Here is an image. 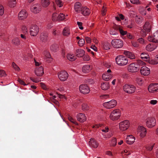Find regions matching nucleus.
Masks as SVG:
<instances>
[{"label": "nucleus", "mask_w": 158, "mask_h": 158, "mask_svg": "<svg viewBox=\"0 0 158 158\" xmlns=\"http://www.w3.org/2000/svg\"><path fill=\"white\" fill-rule=\"evenodd\" d=\"M116 63L119 66H124L128 63V60L126 57L120 55L117 56L115 58Z\"/></svg>", "instance_id": "1"}, {"label": "nucleus", "mask_w": 158, "mask_h": 158, "mask_svg": "<svg viewBox=\"0 0 158 158\" xmlns=\"http://www.w3.org/2000/svg\"><path fill=\"white\" fill-rule=\"evenodd\" d=\"M121 115L120 110L118 109L114 110L110 114L109 118L110 120L114 121L119 118Z\"/></svg>", "instance_id": "2"}, {"label": "nucleus", "mask_w": 158, "mask_h": 158, "mask_svg": "<svg viewBox=\"0 0 158 158\" xmlns=\"http://www.w3.org/2000/svg\"><path fill=\"white\" fill-rule=\"evenodd\" d=\"M111 44L112 46L116 48H121L123 46V41L119 39H114L112 40Z\"/></svg>", "instance_id": "3"}, {"label": "nucleus", "mask_w": 158, "mask_h": 158, "mask_svg": "<svg viewBox=\"0 0 158 158\" xmlns=\"http://www.w3.org/2000/svg\"><path fill=\"white\" fill-rule=\"evenodd\" d=\"M151 28V24L148 22H145L144 25L143 26V30H141L140 31V33L143 36H145L146 35V32H148L150 31Z\"/></svg>", "instance_id": "4"}, {"label": "nucleus", "mask_w": 158, "mask_h": 158, "mask_svg": "<svg viewBox=\"0 0 158 158\" xmlns=\"http://www.w3.org/2000/svg\"><path fill=\"white\" fill-rule=\"evenodd\" d=\"M120 130L124 131L127 130L129 127V123L128 120H125L121 122L119 124Z\"/></svg>", "instance_id": "5"}, {"label": "nucleus", "mask_w": 158, "mask_h": 158, "mask_svg": "<svg viewBox=\"0 0 158 158\" xmlns=\"http://www.w3.org/2000/svg\"><path fill=\"white\" fill-rule=\"evenodd\" d=\"M79 89L80 92L83 94H88L90 91L89 87L85 84H81L80 85Z\"/></svg>", "instance_id": "6"}, {"label": "nucleus", "mask_w": 158, "mask_h": 158, "mask_svg": "<svg viewBox=\"0 0 158 158\" xmlns=\"http://www.w3.org/2000/svg\"><path fill=\"white\" fill-rule=\"evenodd\" d=\"M117 102L114 100L105 102L103 103V106L105 108L110 109L115 107L116 105Z\"/></svg>", "instance_id": "7"}, {"label": "nucleus", "mask_w": 158, "mask_h": 158, "mask_svg": "<svg viewBox=\"0 0 158 158\" xmlns=\"http://www.w3.org/2000/svg\"><path fill=\"white\" fill-rule=\"evenodd\" d=\"M123 89L124 91L127 93L131 94L135 92V88L133 85H126L124 86Z\"/></svg>", "instance_id": "8"}, {"label": "nucleus", "mask_w": 158, "mask_h": 158, "mask_svg": "<svg viewBox=\"0 0 158 158\" xmlns=\"http://www.w3.org/2000/svg\"><path fill=\"white\" fill-rule=\"evenodd\" d=\"M156 123L155 118L152 117H148L147 119L146 124L149 128H151L154 127Z\"/></svg>", "instance_id": "9"}, {"label": "nucleus", "mask_w": 158, "mask_h": 158, "mask_svg": "<svg viewBox=\"0 0 158 158\" xmlns=\"http://www.w3.org/2000/svg\"><path fill=\"white\" fill-rule=\"evenodd\" d=\"M39 28L36 25H32L30 28V32L31 35L35 36L38 33Z\"/></svg>", "instance_id": "10"}, {"label": "nucleus", "mask_w": 158, "mask_h": 158, "mask_svg": "<svg viewBox=\"0 0 158 158\" xmlns=\"http://www.w3.org/2000/svg\"><path fill=\"white\" fill-rule=\"evenodd\" d=\"M58 76L59 79L61 81H65L68 77V74L65 71H62L58 73Z\"/></svg>", "instance_id": "11"}, {"label": "nucleus", "mask_w": 158, "mask_h": 158, "mask_svg": "<svg viewBox=\"0 0 158 158\" xmlns=\"http://www.w3.org/2000/svg\"><path fill=\"white\" fill-rule=\"evenodd\" d=\"M149 92L155 93L158 91V83L151 84L148 88Z\"/></svg>", "instance_id": "12"}, {"label": "nucleus", "mask_w": 158, "mask_h": 158, "mask_svg": "<svg viewBox=\"0 0 158 158\" xmlns=\"http://www.w3.org/2000/svg\"><path fill=\"white\" fill-rule=\"evenodd\" d=\"M41 9V7L39 4H36L33 5L31 7V10L34 13H38L40 12Z\"/></svg>", "instance_id": "13"}, {"label": "nucleus", "mask_w": 158, "mask_h": 158, "mask_svg": "<svg viewBox=\"0 0 158 158\" xmlns=\"http://www.w3.org/2000/svg\"><path fill=\"white\" fill-rule=\"evenodd\" d=\"M112 77L111 71L110 69H108L107 72L105 73L102 76L103 79L105 81H108Z\"/></svg>", "instance_id": "14"}, {"label": "nucleus", "mask_w": 158, "mask_h": 158, "mask_svg": "<svg viewBox=\"0 0 158 158\" xmlns=\"http://www.w3.org/2000/svg\"><path fill=\"white\" fill-rule=\"evenodd\" d=\"M138 65L135 63L130 64L128 68V71L131 72H136L139 70Z\"/></svg>", "instance_id": "15"}, {"label": "nucleus", "mask_w": 158, "mask_h": 158, "mask_svg": "<svg viewBox=\"0 0 158 158\" xmlns=\"http://www.w3.org/2000/svg\"><path fill=\"white\" fill-rule=\"evenodd\" d=\"M137 131L139 135L141 137H143L146 135L147 131L146 129L142 126H139L137 129Z\"/></svg>", "instance_id": "16"}, {"label": "nucleus", "mask_w": 158, "mask_h": 158, "mask_svg": "<svg viewBox=\"0 0 158 158\" xmlns=\"http://www.w3.org/2000/svg\"><path fill=\"white\" fill-rule=\"evenodd\" d=\"M150 70L145 66L141 67L140 69V73L142 75L144 76H148L150 73Z\"/></svg>", "instance_id": "17"}, {"label": "nucleus", "mask_w": 158, "mask_h": 158, "mask_svg": "<svg viewBox=\"0 0 158 158\" xmlns=\"http://www.w3.org/2000/svg\"><path fill=\"white\" fill-rule=\"evenodd\" d=\"M27 15L28 14L26 10H22L18 14V18L20 20H23L26 18L27 17Z\"/></svg>", "instance_id": "18"}, {"label": "nucleus", "mask_w": 158, "mask_h": 158, "mask_svg": "<svg viewBox=\"0 0 158 158\" xmlns=\"http://www.w3.org/2000/svg\"><path fill=\"white\" fill-rule=\"evenodd\" d=\"M83 7L79 2H76L74 5V8L76 12L78 13H81Z\"/></svg>", "instance_id": "19"}, {"label": "nucleus", "mask_w": 158, "mask_h": 158, "mask_svg": "<svg viewBox=\"0 0 158 158\" xmlns=\"http://www.w3.org/2000/svg\"><path fill=\"white\" fill-rule=\"evenodd\" d=\"M148 40L150 42L156 43L158 42V36H156L155 32L152 35L148 36Z\"/></svg>", "instance_id": "20"}, {"label": "nucleus", "mask_w": 158, "mask_h": 158, "mask_svg": "<svg viewBox=\"0 0 158 158\" xmlns=\"http://www.w3.org/2000/svg\"><path fill=\"white\" fill-rule=\"evenodd\" d=\"M76 117L77 120L81 123L85 121L86 119L85 115L84 114L81 113H80L77 114Z\"/></svg>", "instance_id": "21"}, {"label": "nucleus", "mask_w": 158, "mask_h": 158, "mask_svg": "<svg viewBox=\"0 0 158 158\" xmlns=\"http://www.w3.org/2000/svg\"><path fill=\"white\" fill-rule=\"evenodd\" d=\"M35 73L38 76H41L44 73L43 68L42 66H40L38 68H36L35 70Z\"/></svg>", "instance_id": "22"}, {"label": "nucleus", "mask_w": 158, "mask_h": 158, "mask_svg": "<svg viewBox=\"0 0 158 158\" xmlns=\"http://www.w3.org/2000/svg\"><path fill=\"white\" fill-rule=\"evenodd\" d=\"M130 15L132 17H134L135 16L136 17L135 18V20L137 23L139 24L141 23L142 21L140 18L138 17L137 15H135V12L133 10H131L130 12Z\"/></svg>", "instance_id": "23"}, {"label": "nucleus", "mask_w": 158, "mask_h": 158, "mask_svg": "<svg viewBox=\"0 0 158 158\" xmlns=\"http://www.w3.org/2000/svg\"><path fill=\"white\" fill-rule=\"evenodd\" d=\"M135 138L132 135H131L127 136L126 139L127 143L129 144H132L135 141Z\"/></svg>", "instance_id": "24"}, {"label": "nucleus", "mask_w": 158, "mask_h": 158, "mask_svg": "<svg viewBox=\"0 0 158 158\" xmlns=\"http://www.w3.org/2000/svg\"><path fill=\"white\" fill-rule=\"evenodd\" d=\"M89 144L90 147L94 148H97L98 146V143L93 138H91L89 142Z\"/></svg>", "instance_id": "25"}, {"label": "nucleus", "mask_w": 158, "mask_h": 158, "mask_svg": "<svg viewBox=\"0 0 158 158\" xmlns=\"http://www.w3.org/2000/svg\"><path fill=\"white\" fill-rule=\"evenodd\" d=\"M40 39L41 41L45 42L48 39L47 34L45 32L42 33L40 35Z\"/></svg>", "instance_id": "26"}, {"label": "nucleus", "mask_w": 158, "mask_h": 158, "mask_svg": "<svg viewBox=\"0 0 158 158\" xmlns=\"http://www.w3.org/2000/svg\"><path fill=\"white\" fill-rule=\"evenodd\" d=\"M124 54L131 59H134L135 58V56L133 53L129 51H124Z\"/></svg>", "instance_id": "27"}, {"label": "nucleus", "mask_w": 158, "mask_h": 158, "mask_svg": "<svg viewBox=\"0 0 158 158\" xmlns=\"http://www.w3.org/2000/svg\"><path fill=\"white\" fill-rule=\"evenodd\" d=\"M84 16L87 15L90 13L89 9L85 7H83L81 12Z\"/></svg>", "instance_id": "28"}, {"label": "nucleus", "mask_w": 158, "mask_h": 158, "mask_svg": "<svg viewBox=\"0 0 158 158\" xmlns=\"http://www.w3.org/2000/svg\"><path fill=\"white\" fill-rule=\"evenodd\" d=\"M85 51L83 50L78 49L76 51L75 54L78 57H81L83 56L85 54Z\"/></svg>", "instance_id": "29"}, {"label": "nucleus", "mask_w": 158, "mask_h": 158, "mask_svg": "<svg viewBox=\"0 0 158 158\" xmlns=\"http://www.w3.org/2000/svg\"><path fill=\"white\" fill-rule=\"evenodd\" d=\"M156 48V46L152 43L147 45L146 47V49L148 51L151 52L154 50Z\"/></svg>", "instance_id": "30"}, {"label": "nucleus", "mask_w": 158, "mask_h": 158, "mask_svg": "<svg viewBox=\"0 0 158 158\" xmlns=\"http://www.w3.org/2000/svg\"><path fill=\"white\" fill-rule=\"evenodd\" d=\"M67 57L69 60L71 61H74L76 59V57L74 56V55L71 53L67 54Z\"/></svg>", "instance_id": "31"}, {"label": "nucleus", "mask_w": 158, "mask_h": 158, "mask_svg": "<svg viewBox=\"0 0 158 158\" xmlns=\"http://www.w3.org/2000/svg\"><path fill=\"white\" fill-rule=\"evenodd\" d=\"M70 29L67 27H65L63 31V34L64 36H68L70 35Z\"/></svg>", "instance_id": "32"}, {"label": "nucleus", "mask_w": 158, "mask_h": 158, "mask_svg": "<svg viewBox=\"0 0 158 158\" xmlns=\"http://www.w3.org/2000/svg\"><path fill=\"white\" fill-rule=\"evenodd\" d=\"M90 66L89 65H85L82 68V71L85 73H86L89 72L91 70Z\"/></svg>", "instance_id": "33"}, {"label": "nucleus", "mask_w": 158, "mask_h": 158, "mask_svg": "<svg viewBox=\"0 0 158 158\" xmlns=\"http://www.w3.org/2000/svg\"><path fill=\"white\" fill-rule=\"evenodd\" d=\"M141 58L144 60L149 59V55L146 53H142L140 55Z\"/></svg>", "instance_id": "34"}, {"label": "nucleus", "mask_w": 158, "mask_h": 158, "mask_svg": "<svg viewBox=\"0 0 158 158\" xmlns=\"http://www.w3.org/2000/svg\"><path fill=\"white\" fill-rule=\"evenodd\" d=\"M49 0H41V4L44 7H47L49 5Z\"/></svg>", "instance_id": "35"}, {"label": "nucleus", "mask_w": 158, "mask_h": 158, "mask_svg": "<svg viewBox=\"0 0 158 158\" xmlns=\"http://www.w3.org/2000/svg\"><path fill=\"white\" fill-rule=\"evenodd\" d=\"M58 46L56 44L52 45L50 48V50L53 52H56L58 49Z\"/></svg>", "instance_id": "36"}, {"label": "nucleus", "mask_w": 158, "mask_h": 158, "mask_svg": "<svg viewBox=\"0 0 158 158\" xmlns=\"http://www.w3.org/2000/svg\"><path fill=\"white\" fill-rule=\"evenodd\" d=\"M101 87L102 89L106 90L108 89L109 85L108 83H103L102 84Z\"/></svg>", "instance_id": "37"}, {"label": "nucleus", "mask_w": 158, "mask_h": 158, "mask_svg": "<svg viewBox=\"0 0 158 158\" xmlns=\"http://www.w3.org/2000/svg\"><path fill=\"white\" fill-rule=\"evenodd\" d=\"M136 65H138L139 69L142 67V66H143L144 64V63L141 60H139L137 61L136 64Z\"/></svg>", "instance_id": "38"}, {"label": "nucleus", "mask_w": 158, "mask_h": 158, "mask_svg": "<svg viewBox=\"0 0 158 158\" xmlns=\"http://www.w3.org/2000/svg\"><path fill=\"white\" fill-rule=\"evenodd\" d=\"M44 57L45 58H51V55L50 53L47 50H45L44 51L43 53Z\"/></svg>", "instance_id": "39"}, {"label": "nucleus", "mask_w": 158, "mask_h": 158, "mask_svg": "<svg viewBox=\"0 0 158 158\" xmlns=\"http://www.w3.org/2000/svg\"><path fill=\"white\" fill-rule=\"evenodd\" d=\"M68 118L69 120L73 123L75 124L76 125H78L77 123L76 122V121L74 120V119L73 118V117L71 115H69L68 116Z\"/></svg>", "instance_id": "40"}, {"label": "nucleus", "mask_w": 158, "mask_h": 158, "mask_svg": "<svg viewBox=\"0 0 158 158\" xmlns=\"http://www.w3.org/2000/svg\"><path fill=\"white\" fill-rule=\"evenodd\" d=\"M65 18V16L63 13H60L58 15L57 18V20L61 21L64 19Z\"/></svg>", "instance_id": "41"}, {"label": "nucleus", "mask_w": 158, "mask_h": 158, "mask_svg": "<svg viewBox=\"0 0 158 158\" xmlns=\"http://www.w3.org/2000/svg\"><path fill=\"white\" fill-rule=\"evenodd\" d=\"M22 31L23 34L28 35V30L27 27L25 26H23L22 28Z\"/></svg>", "instance_id": "42"}, {"label": "nucleus", "mask_w": 158, "mask_h": 158, "mask_svg": "<svg viewBox=\"0 0 158 158\" xmlns=\"http://www.w3.org/2000/svg\"><path fill=\"white\" fill-rule=\"evenodd\" d=\"M118 29L119 32L121 35H124L127 34V31H123L121 28L120 26H118Z\"/></svg>", "instance_id": "43"}, {"label": "nucleus", "mask_w": 158, "mask_h": 158, "mask_svg": "<svg viewBox=\"0 0 158 158\" xmlns=\"http://www.w3.org/2000/svg\"><path fill=\"white\" fill-rule=\"evenodd\" d=\"M82 109L84 110H89V106L86 103H83L82 105Z\"/></svg>", "instance_id": "44"}, {"label": "nucleus", "mask_w": 158, "mask_h": 158, "mask_svg": "<svg viewBox=\"0 0 158 158\" xmlns=\"http://www.w3.org/2000/svg\"><path fill=\"white\" fill-rule=\"evenodd\" d=\"M110 44L107 42L105 43L103 45V48L106 50H107L110 49Z\"/></svg>", "instance_id": "45"}, {"label": "nucleus", "mask_w": 158, "mask_h": 158, "mask_svg": "<svg viewBox=\"0 0 158 158\" xmlns=\"http://www.w3.org/2000/svg\"><path fill=\"white\" fill-rule=\"evenodd\" d=\"M78 43L80 46L81 47L83 46L85 43L84 39H80Z\"/></svg>", "instance_id": "46"}, {"label": "nucleus", "mask_w": 158, "mask_h": 158, "mask_svg": "<svg viewBox=\"0 0 158 158\" xmlns=\"http://www.w3.org/2000/svg\"><path fill=\"white\" fill-rule=\"evenodd\" d=\"M27 34H22L20 35V37L22 39L21 40L23 42H24L26 40L27 36Z\"/></svg>", "instance_id": "47"}, {"label": "nucleus", "mask_w": 158, "mask_h": 158, "mask_svg": "<svg viewBox=\"0 0 158 158\" xmlns=\"http://www.w3.org/2000/svg\"><path fill=\"white\" fill-rule=\"evenodd\" d=\"M56 3L58 6L60 7H62L63 5V3L61 0H56Z\"/></svg>", "instance_id": "48"}, {"label": "nucleus", "mask_w": 158, "mask_h": 158, "mask_svg": "<svg viewBox=\"0 0 158 158\" xmlns=\"http://www.w3.org/2000/svg\"><path fill=\"white\" fill-rule=\"evenodd\" d=\"M20 40L18 38H15L12 41L13 43L15 44H19Z\"/></svg>", "instance_id": "49"}, {"label": "nucleus", "mask_w": 158, "mask_h": 158, "mask_svg": "<svg viewBox=\"0 0 158 158\" xmlns=\"http://www.w3.org/2000/svg\"><path fill=\"white\" fill-rule=\"evenodd\" d=\"M4 9L2 5H0V16H2L4 13Z\"/></svg>", "instance_id": "50"}, {"label": "nucleus", "mask_w": 158, "mask_h": 158, "mask_svg": "<svg viewBox=\"0 0 158 158\" xmlns=\"http://www.w3.org/2000/svg\"><path fill=\"white\" fill-rule=\"evenodd\" d=\"M12 66L14 69L17 71H19L20 69L14 62H13L12 64Z\"/></svg>", "instance_id": "51"}, {"label": "nucleus", "mask_w": 158, "mask_h": 158, "mask_svg": "<svg viewBox=\"0 0 158 158\" xmlns=\"http://www.w3.org/2000/svg\"><path fill=\"white\" fill-rule=\"evenodd\" d=\"M30 79L33 82L37 83L40 81H41V79L40 78H37L35 79L32 78H30Z\"/></svg>", "instance_id": "52"}, {"label": "nucleus", "mask_w": 158, "mask_h": 158, "mask_svg": "<svg viewBox=\"0 0 158 158\" xmlns=\"http://www.w3.org/2000/svg\"><path fill=\"white\" fill-rule=\"evenodd\" d=\"M58 15L56 13H53L52 16V20L53 21L57 20V18L58 17Z\"/></svg>", "instance_id": "53"}, {"label": "nucleus", "mask_w": 158, "mask_h": 158, "mask_svg": "<svg viewBox=\"0 0 158 158\" xmlns=\"http://www.w3.org/2000/svg\"><path fill=\"white\" fill-rule=\"evenodd\" d=\"M116 138H113L111 141V145L113 146L116 145Z\"/></svg>", "instance_id": "54"}, {"label": "nucleus", "mask_w": 158, "mask_h": 158, "mask_svg": "<svg viewBox=\"0 0 158 158\" xmlns=\"http://www.w3.org/2000/svg\"><path fill=\"white\" fill-rule=\"evenodd\" d=\"M136 81L137 82L139 85H141L143 83L142 80L141 78H137L136 79Z\"/></svg>", "instance_id": "55"}, {"label": "nucleus", "mask_w": 158, "mask_h": 158, "mask_svg": "<svg viewBox=\"0 0 158 158\" xmlns=\"http://www.w3.org/2000/svg\"><path fill=\"white\" fill-rule=\"evenodd\" d=\"M6 75V74L4 71L0 70V77H4Z\"/></svg>", "instance_id": "56"}, {"label": "nucleus", "mask_w": 158, "mask_h": 158, "mask_svg": "<svg viewBox=\"0 0 158 158\" xmlns=\"http://www.w3.org/2000/svg\"><path fill=\"white\" fill-rule=\"evenodd\" d=\"M157 102V100H152L149 101L150 103L152 105H156Z\"/></svg>", "instance_id": "57"}, {"label": "nucleus", "mask_w": 158, "mask_h": 158, "mask_svg": "<svg viewBox=\"0 0 158 158\" xmlns=\"http://www.w3.org/2000/svg\"><path fill=\"white\" fill-rule=\"evenodd\" d=\"M132 44V46L135 48H138L139 47V44L137 42H133Z\"/></svg>", "instance_id": "58"}, {"label": "nucleus", "mask_w": 158, "mask_h": 158, "mask_svg": "<svg viewBox=\"0 0 158 158\" xmlns=\"http://www.w3.org/2000/svg\"><path fill=\"white\" fill-rule=\"evenodd\" d=\"M77 24L78 25L79 28L81 30H82L83 29V27L82 26V23L80 22H77Z\"/></svg>", "instance_id": "59"}, {"label": "nucleus", "mask_w": 158, "mask_h": 158, "mask_svg": "<svg viewBox=\"0 0 158 158\" xmlns=\"http://www.w3.org/2000/svg\"><path fill=\"white\" fill-rule=\"evenodd\" d=\"M18 82L21 85H27V84L25 83L23 81L21 80L20 78L18 79Z\"/></svg>", "instance_id": "60"}, {"label": "nucleus", "mask_w": 158, "mask_h": 158, "mask_svg": "<svg viewBox=\"0 0 158 158\" xmlns=\"http://www.w3.org/2000/svg\"><path fill=\"white\" fill-rule=\"evenodd\" d=\"M131 2L133 4H139L140 3L139 0H130Z\"/></svg>", "instance_id": "61"}, {"label": "nucleus", "mask_w": 158, "mask_h": 158, "mask_svg": "<svg viewBox=\"0 0 158 158\" xmlns=\"http://www.w3.org/2000/svg\"><path fill=\"white\" fill-rule=\"evenodd\" d=\"M90 59L89 56L88 55H85L83 57V60L84 61H88Z\"/></svg>", "instance_id": "62"}, {"label": "nucleus", "mask_w": 158, "mask_h": 158, "mask_svg": "<svg viewBox=\"0 0 158 158\" xmlns=\"http://www.w3.org/2000/svg\"><path fill=\"white\" fill-rule=\"evenodd\" d=\"M40 86L42 87V88L44 89H47V88L46 87L45 85L42 82H41L40 83Z\"/></svg>", "instance_id": "63"}, {"label": "nucleus", "mask_w": 158, "mask_h": 158, "mask_svg": "<svg viewBox=\"0 0 158 158\" xmlns=\"http://www.w3.org/2000/svg\"><path fill=\"white\" fill-rule=\"evenodd\" d=\"M110 34L112 35H116L117 34V32L114 30H111L110 31Z\"/></svg>", "instance_id": "64"}]
</instances>
